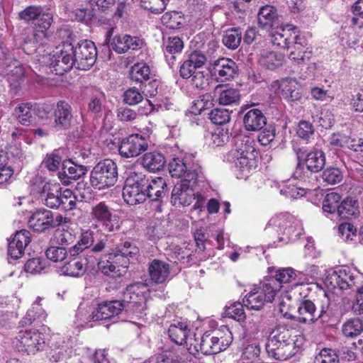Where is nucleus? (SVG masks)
<instances>
[{
    "mask_svg": "<svg viewBox=\"0 0 363 363\" xmlns=\"http://www.w3.org/2000/svg\"><path fill=\"white\" fill-rule=\"evenodd\" d=\"M36 51L37 61L59 75L69 71L73 65L79 69H89L94 65L97 57L95 44L88 40L79 43L75 47L71 43H63L52 52L43 47H39Z\"/></svg>",
    "mask_w": 363,
    "mask_h": 363,
    "instance_id": "nucleus-1",
    "label": "nucleus"
},
{
    "mask_svg": "<svg viewBox=\"0 0 363 363\" xmlns=\"http://www.w3.org/2000/svg\"><path fill=\"white\" fill-rule=\"evenodd\" d=\"M20 18L27 22L35 21V28L24 38L23 49L28 55H34L37 60V51L39 47L45 49L47 40V30L52 22V16L45 12L41 6H30L20 13Z\"/></svg>",
    "mask_w": 363,
    "mask_h": 363,
    "instance_id": "nucleus-2",
    "label": "nucleus"
},
{
    "mask_svg": "<svg viewBox=\"0 0 363 363\" xmlns=\"http://www.w3.org/2000/svg\"><path fill=\"white\" fill-rule=\"evenodd\" d=\"M294 333L293 329L285 325H277L271 332L266 350L268 354L278 360H286L295 355L303 342L301 336H296L294 340L291 337Z\"/></svg>",
    "mask_w": 363,
    "mask_h": 363,
    "instance_id": "nucleus-3",
    "label": "nucleus"
},
{
    "mask_svg": "<svg viewBox=\"0 0 363 363\" xmlns=\"http://www.w3.org/2000/svg\"><path fill=\"white\" fill-rule=\"evenodd\" d=\"M233 340L230 329L222 325L219 329L205 333L200 339H190L191 353L201 352L205 355L218 354L230 345Z\"/></svg>",
    "mask_w": 363,
    "mask_h": 363,
    "instance_id": "nucleus-4",
    "label": "nucleus"
},
{
    "mask_svg": "<svg viewBox=\"0 0 363 363\" xmlns=\"http://www.w3.org/2000/svg\"><path fill=\"white\" fill-rule=\"evenodd\" d=\"M257 155L253 140L249 136H242L236 138L235 148L230 152L229 157L239 172V176L243 178L255 167Z\"/></svg>",
    "mask_w": 363,
    "mask_h": 363,
    "instance_id": "nucleus-5",
    "label": "nucleus"
},
{
    "mask_svg": "<svg viewBox=\"0 0 363 363\" xmlns=\"http://www.w3.org/2000/svg\"><path fill=\"white\" fill-rule=\"evenodd\" d=\"M198 179V172H189L186 174V179H183L179 183H177L172 191V204L176 207L188 206L194 200L196 199L194 208H201L204 198L201 194H196L194 191V187Z\"/></svg>",
    "mask_w": 363,
    "mask_h": 363,
    "instance_id": "nucleus-6",
    "label": "nucleus"
},
{
    "mask_svg": "<svg viewBox=\"0 0 363 363\" xmlns=\"http://www.w3.org/2000/svg\"><path fill=\"white\" fill-rule=\"evenodd\" d=\"M147 286L143 283H135L128 286L123 293V308L135 315L142 318L146 315L147 301L149 296Z\"/></svg>",
    "mask_w": 363,
    "mask_h": 363,
    "instance_id": "nucleus-7",
    "label": "nucleus"
},
{
    "mask_svg": "<svg viewBox=\"0 0 363 363\" xmlns=\"http://www.w3.org/2000/svg\"><path fill=\"white\" fill-rule=\"evenodd\" d=\"M90 218L92 220L91 228L106 233H112L120 228L118 216L113 210L105 201L94 203L90 209Z\"/></svg>",
    "mask_w": 363,
    "mask_h": 363,
    "instance_id": "nucleus-8",
    "label": "nucleus"
},
{
    "mask_svg": "<svg viewBox=\"0 0 363 363\" xmlns=\"http://www.w3.org/2000/svg\"><path fill=\"white\" fill-rule=\"evenodd\" d=\"M325 284L331 289L341 290L363 288V277L358 272L346 267L329 272L325 279Z\"/></svg>",
    "mask_w": 363,
    "mask_h": 363,
    "instance_id": "nucleus-9",
    "label": "nucleus"
},
{
    "mask_svg": "<svg viewBox=\"0 0 363 363\" xmlns=\"http://www.w3.org/2000/svg\"><path fill=\"white\" fill-rule=\"evenodd\" d=\"M117 166L111 160L99 162L93 168L90 182L92 186L98 189H104L115 184L117 181Z\"/></svg>",
    "mask_w": 363,
    "mask_h": 363,
    "instance_id": "nucleus-10",
    "label": "nucleus"
},
{
    "mask_svg": "<svg viewBox=\"0 0 363 363\" xmlns=\"http://www.w3.org/2000/svg\"><path fill=\"white\" fill-rule=\"evenodd\" d=\"M146 177L143 173L131 172L123 189L124 201L129 205H136L146 200L145 186Z\"/></svg>",
    "mask_w": 363,
    "mask_h": 363,
    "instance_id": "nucleus-11",
    "label": "nucleus"
},
{
    "mask_svg": "<svg viewBox=\"0 0 363 363\" xmlns=\"http://www.w3.org/2000/svg\"><path fill=\"white\" fill-rule=\"evenodd\" d=\"M45 344L43 335L37 330L20 332L16 347L21 352L28 354H35L40 350Z\"/></svg>",
    "mask_w": 363,
    "mask_h": 363,
    "instance_id": "nucleus-12",
    "label": "nucleus"
},
{
    "mask_svg": "<svg viewBox=\"0 0 363 363\" xmlns=\"http://www.w3.org/2000/svg\"><path fill=\"white\" fill-rule=\"evenodd\" d=\"M36 182L44 204L51 208H60L62 194L60 184L57 182H44L40 179H36Z\"/></svg>",
    "mask_w": 363,
    "mask_h": 363,
    "instance_id": "nucleus-13",
    "label": "nucleus"
},
{
    "mask_svg": "<svg viewBox=\"0 0 363 363\" xmlns=\"http://www.w3.org/2000/svg\"><path fill=\"white\" fill-rule=\"evenodd\" d=\"M238 67L235 62L229 58H220L210 65L211 75L218 82H225L234 77Z\"/></svg>",
    "mask_w": 363,
    "mask_h": 363,
    "instance_id": "nucleus-14",
    "label": "nucleus"
},
{
    "mask_svg": "<svg viewBox=\"0 0 363 363\" xmlns=\"http://www.w3.org/2000/svg\"><path fill=\"white\" fill-rule=\"evenodd\" d=\"M147 148L145 138L138 134L131 135L122 140L119 146L120 155L130 158L139 155Z\"/></svg>",
    "mask_w": 363,
    "mask_h": 363,
    "instance_id": "nucleus-15",
    "label": "nucleus"
},
{
    "mask_svg": "<svg viewBox=\"0 0 363 363\" xmlns=\"http://www.w3.org/2000/svg\"><path fill=\"white\" fill-rule=\"evenodd\" d=\"M123 308V303L118 300L103 301L89 315L93 321L108 320L119 315Z\"/></svg>",
    "mask_w": 363,
    "mask_h": 363,
    "instance_id": "nucleus-16",
    "label": "nucleus"
},
{
    "mask_svg": "<svg viewBox=\"0 0 363 363\" xmlns=\"http://www.w3.org/2000/svg\"><path fill=\"white\" fill-rule=\"evenodd\" d=\"M206 62V57L203 53L200 51L192 52L180 66V77L183 79H189L196 72L201 71Z\"/></svg>",
    "mask_w": 363,
    "mask_h": 363,
    "instance_id": "nucleus-17",
    "label": "nucleus"
},
{
    "mask_svg": "<svg viewBox=\"0 0 363 363\" xmlns=\"http://www.w3.org/2000/svg\"><path fill=\"white\" fill-rule=\"evenodd\" d=\"M143 45V40L138 37L127 34L115 35L111 42V48L118 53L122 54L128 50H138Z\"/></svg>",
    "mask_w": 363,
    "mask_h": 363,
    "instance_id": "nucleus-18",
    "label": "nucleus"
},
{
    "mask_svg": "<svg viewBox=\"0 0 363 363\" xmlns=\"http://www.w3.org/2000/svg\"><path fill=\"white\" fill-rule=\"evenodd\" d=\"M29 226L35 231L43 232L54 227V218L52 211L47 209L37 210L28 220Z\"/></svg>",
    "mask_w": 363,
    "mask_h": 363,
    "instance_id": "nucleus-19",
    "label": "nucleus"
},
{
    "mask_svg": "<svg viewBox=\"0 0 363 363\" xmlns=\"http://www.w3.org/2000/svg\"><path fill=\"white\" fill-rule=\"evenodd\" d=\"M54 117L52 127L57 130L67 129L70 126L72 118L70 105L64 101H59L54 111Z\"/></svg>",
    "mask_w": 363,
    "mask_h": 363,
    "instance_id": "nucleus-20",
    "label": "nucleus"
},
{
    "mask_svg": "<svg viewBox=\"0 0 363 363\" xmlns=\"http://www.w3.org/2000/svg\"><path fill=\"white\" fill-rule=\"evenodd\" d=\"M30 242V233L27 230L18 231L9 243L8 253L13 259H18Z\"/></svg>",
    "mask_w": 363,
    "mask_h": 363,
    "instance_id": "nucleus-21",
    "label": "nucleus"
},
{
    "mask_svg": "<svg viewBox=\"0 0 363 363\" xmlns=\"http://www.w3.org/2000/svg\"><path fill=\"white\" fill-rule=\"evenodd\" d=\"M86 168L82 165H77L71 161L64 162L62 170L58 173V178L61 182L67 186L69 179L77 180L86 173Z\"/></svg>",
    "mask_w": 363,
    "mask_h": 363,
    "instance_id": "nucleus-22",
    "label": "nucleus"
},
{
    "mask_svg": "<svg viewBox=\"0 0 363 363\" xmlns=\"http://www.w3.org/2000/svg\"><path fill=\"white\" fill-rule=\"evenodd\" d=\"M89 263L86 257H73L60 268V272L64 275L80 277L84 274Z\"/></svg>",
    "mask_w": 363,
    "mask_h": 363,
    "instance_id": "nucleus-23",
    "label": "nucleus"
},
{
    "mask_svg": "<svg viewBox=\"0 0 363 363\" xmlns=\"http://www.w3.org/2000/svg\"><path fill=\"white\" fill-rule=\"evenodd\" d=\"M324 310L317 312L315 304L310 300L301 302L298 308L297 319L301 323H312L319 319L324 313Z\"/></svg>",
    "mask_w": 363,
    "mask_h": 363,
    "instance_id": "nucleus-24",
    "label": "nucleus"
},
{
    "mask_svg": "<svg viewBox=\"0 0 363 363\" xmlns=\"http://www.w3.org/2000/svg\"><path fill=\"white\" fill-rule=\"evenodd\" d=\"M138 253V247L133 243L126 241L118 245L113 255V259H116V262L121 261L119 262L120 266H122V269H125L129 265V257H133Z\"/></svg>",
    "mask_w": 363,
    "mask_h": 363,
    "instance_id": "nucleus-25",
    "label": "nucleus"
},
{
    "mask_svg": "<svg viewBox=\"0 0 363 363\" xmlns=\"http://www.w3.org/2000/svg\"><path fill=\"white\" fill-rule=\"evenodd\" d=\"M150 279L156 284L164 283L169 277L170 269L168 263L160 260L154 259L148 268Z\"/></svg>",
    "mask_w": 363,
    "mask_h": 363,
    "instance_id": "nucleus-26",
    "label": "nucleus"
},
{
    "mask_svg": "<svg viewBox=\"0 0 363 363\" xmlns=\"http://www.w3.org/2000/svg\"><path fill=\"white\" fill-rule=\"evenodd\" d=\"M330 143L337 147H345L354 151H363V134L359 138L348 136L342 133L333 134Z\"/></svg>",
    "mask_w": 363,
    "mask_h": 363,
    "instance_id": "nucleus-27",
    "label": "nucleus"
},
{
    "mask_svg": "<svg viewBox=\"0 0 363 363\" xmlns=\"http://www.w3.org/2000/svg\"><path fill=\"white\" fill-rule=\"evenodd\" d=\"M245 128L248 131H259L267 123V118L257 108L248 111L243 117Z\"/></svg>",
    "mask_w": 363,
    "mask_h": 363,
    "instance_id": "nucleus-28",
    "label": "nucleus"
},
{
    "mask_svg": "<svg viewBox=\"0 0 363 363\" xmlns=\"http://www.w3.org/2000/svg\"><path fill=\"white\" fill-rule=\"evenodd\" d=\"M184 48V43L179 37H169L164 43V53L167 62L171 68L174 67L177 56Z\"/></svg>",
    "mask_w": 363,
    "mask_h": 363,
    "instance_id": "nucleus-29",
    "label": "nucleus"
},
{
    "mask_svg": "<svg viewBox=\"0 0 363 363\" xmlns=\"http://www.w3.org/2000/svg\"><path fill=\"white\" fill-rule=\"evenodd\" d=\"M189 329L186 323L177 322L172 324L168 330V334L172 342L177 345L186 343L189 345L190 339L195 337H189Z\"/></svg>",
    "mask_w": 363,
    "mask_h": 363,
    "instance_id": "nucleus-30",
    "label": "nucleus"
},
{
    "mask_svg": "<svg viewBox=\"0 0 363 363\" xmlns=\"http://www.w3.org/2000/svg\"><path fill=\"white\" fill-rule=\"evenodd\" d=\"M284 60V56L281 53L267 49L261 50L258 55L259 64L272 70L280 67Z\"/></svg>",
    "mask_w": 363,
    "mask_h": 363,
    "instance_id": "nucleus-31",
    "label": "nucleus"
},
{
    "mask_svg": "<svg viewBox=\"0 0 363 363\" xmlns=\"http://www.w3.org/2000/svg\"><path fill=\"white\" fill-rule=\"evenodd\" d=\"M169 172L172 177L183 179H186V174L189 172H198L199 175L201 172L199 168L190 167L186 160L179 157L173 158L169 162Z\"/></svg>",
    "mask_w": 363,
    "mask_h": 363,
    "instance_id": "nucleus-32",
    "label": "nucleus"
},
{
    "mask_svg": "<svg viewBox=\"0 0 363 363\" xmlns=\"http://www.w3.org/2000/svg\"><path fill=\"white\" fill-rule=\"evenodd\" d=\"M166 186V182L162 177H155L151 180L146 177L145 186L146 198L148 197L152 201H158L164 194V191Z\"/></svg>",
    "mask_w": 363,
    "mask_h": 363,
    "instance_id": "nucleus-33",
    "label": "nucleus"
},
{
    "mask_svg": "<svg viewBox=\"0 0 363 363\" xmlns=\"http://www.w3.org/2000/svg\"><path fill=\"white\" fill-rule=\"evenodd\" d=\"M215 94H218V101L224 106L236 105L239 103L240 95L239 91L235 89H225L218 85L215 89Z\"/></svg>",
    "mask_w": 363,
    "mask_h": 363,
    "instance_id": "nucleus-34",
    "label": "nucleus"
},
{
    "mask_svg": "<svg viewBox=\"0 0 363 363\" xmlns=\"http://www.w3.org/2000/svg\"><path fill=\"white\" fill-rule=\"evenodd\" d=\"M280 89L282 97L289 101H295L301 97L300 85L295 79L283 80L280 84Z\"/></svg>",
    "mask_w": 363,
    "mask_h": 363,
    "instance_id": "nucleus-35",
    "label": "nucleus"
},
{
    "mask_svg": "<svg viewBox=\"0 0 363 363\" xmlns=\"http://www.w3.org/2000/svg\"><path fill=\"white\" fill-rule=\"evenodd\" d=\"M11 65V67H5L7 79L12 88L17 89L24 80V67L17 60L13 61Z\"/></svg>",
    "mask_w": 363,
    "mask_h": 363,
    "instance_id": "nucleus-36",
    "label": "nucleus"
},
{
    "mask_svg": "<svg viewBox=\"0 0 363 363\" xmlns=\"http://www.w3.org/2000/svg\"><path fill=\"white\" fill-rule=\"evenodd\" d=\"M165 164L164 156L157 152L145 153L142 160L143 166L150 172L161 170Z\"/></svg>",
    "mask_w": 363,
    "mask_h": 363,
    "instance_id": "nucleus-37",
    "label": "nucleus"
},
{
    "mask_svg": "<svg viewBox=\"0 0 363 363\" xmlns=\"http://www.w3.org/2000/svg\"><path fill=\"white\" fill-rule=\"evenodd\" d=\"M305 162L308 170L312 172H318L325 166V154L321 150H312L307 154Z\"/></svg>",
    "mask_w": 363,
    "mask_h": 363,
    "instance_id": "nucleus-38",
    "label": "nucleus"
},
{
    "mask_svg": "<svg viewBox=\"0 0 363 363\" xmlns=\"http://www.w3.org/2000/svg\"><path fill=\"white\" fill-rule=\"evenodd\" d=\"M94 242V233L91 230H85L81 235L77 242L70 247L68 253L71 257H78L77 256L88 249Z\"/></svg>",
    "mask_w": 363,
    "mask_h": 363,
    "instance_id": "nucleus-39",
    "label": "nucleus"
},
{
    "mask_svg": "<svg viewBox=\"0 0 363 363\" xmlns=\"http://www.w3.org/2000/svg\"><path fill=\"white\" fill-rule=\"evenodd\" d=\"M277 18L276 9L272 6H265L259 9L258 13V24L265 30H269L274 26Z\"/></svg>",
    "mask_w": 363,
    "mask_h": 363,
    "instance_id": "nucleus-40",
    "label": "nucleus"
},
{
    "mask_svg": "<svg viewBox=\"0 0 363 363\" xmlns=\"http://www.w3.org/2000/svg\"><path fill=\"white\" fill-rule=\"evenodd\" d=\"M337 215L342 219L355 218L359 214L356 201L352 198H347L342 201L337 208Z\"/></svg>",
    "mask_w": 363,
    "mask_h": 363,
    "instance_id": "nucleus-41",
    "label": "nucleus"
},
{
    "mask_svg": "<svg viewBox=\"0 0 363 363\" xmlns=\"http://www.w3.org/2000/svg\"><path fill=\"white\" fill-rule=\"evenodd\" d=\"M242 302L245 306L248 308L259 310L268 301L266 300L265 296H262V292H259L255 287L245 296Z\"/></svg>",
    "mask_w": 363,
    "mask_h": 363,
    "instance_id": "nucleus-42",
    "label": "nucleus"
},
{
    "mask_svg": "<svg viewBox=\"0 0 363 363\" xmlns=\"http://www.w3.org/2000/svg\"><path fill=\"white\" fill-rule=\"evenodd\" d=\"M259 292H262V296H265L266 300L268 302H272L277 293L281 289V286L275 279H271V278L265 280L263 283H261L259 286L256 287Z\"/></svg>",
    "mask_w": 363,
    "mask_h": 363,
    "instance_id": "nucleus-43",
    "label": "nucleus"
},
{
    "mask_svg": "<svg viewBox=\"0 0 363 363\" xmlns=\"http://www.w3.org/2000/svg\"><path fill=\"white\" fill-rule=\"evenodd\" d=\"M14 113L20 123L29 125L33 119L34 110L30 103H23L15 108Z\"/></svg>",
    "mask_w": 363,
    "mask_h": 363,
    "instance_id": "nucleus-44",
    "label": "nucleus"
},
{
    "mask_svg": "<svg viewBox=\"0 0 363 363\" xmlns=\"http://www.w3.org/2000/svg\"><path fill=\"white\" fill-rule=\"evenodd\" d=\"M162 22L170 29H179L186 23L184 15L174 11L165 13L162 17Z\"/></svg>",
    "mask_w": 363,
    "mask_h": 363,
    "instance_id": "nucleus-45",
    "label": "nucleus"
},
{
    "mask_svg": "<svg viewBox=\"0 0 363 363\" xmlns=\"http://www.w3.org/2000/svg\"><path fill=\"white\" fill-rule=\"evenodd\" d=\"M229 135L227 130L217 128L214 132L208 133L206 135V142L209 146L220 147L227 143Z\"/></svg>",
    "mask_w": 363,
    "mask_h": 363,
    "instance_id": "nucleus-46",
    "label": "nucleus"
},
{
    "mask_svg": "<svg viewBox=\"0 0 363 363\" xmlns=\"http://www.w3.org/2000/svg\"><path fill=\"white\" fill-rule=\"evenodd\" d=\"M150 69L149 66L145 62H138L135 64L130 69V78L132 81L142 83L149 79Z\"/></svg>",
    "mask_w": 363,
    "mask_h": 363,
    "instance_id": "nucleus-47",
    "label": "nucleus"
},
{
    "mask_svg": "<svg viewBox=\"0 0 363 363\" xmlns=\"http://www.w3.org/2000/svg\"><path fill=\"white\" fill-rule=\"evenodd\" d=\"M242 32L240 28H234L225 32L223 37V43L228 48L235 50L240 45Z\"/></svg>",
    "mask_w": 363,
    "mask_h": 363,
    "instance_id": "nucleus-48",
    "label": "nucleus"
},
{
    "mask_svg": "<svg viewBox=\"0 0 363 363\" xmlns=\"http://www.w3.org/2000/svg\"><path fill=\"white\" fill-rule=\"evenodd\" d=\"M289 216L286 213H279L272 216L267 223L265 230L271 231L274 230L279 234L282 230H286V224L289 222Z\"/></svg>",
    "mask_w": 363,
    "mask_h": 363,
    "instance_id": "nucleus-49",
    "label": "nucleus"
},
{
    "mask_svg": "<svg viewBox=\"0 0 363 363\" xmlns=\"http://www.w3.org/2000/svg\"><path fill=\"white\" fill-rule=\"evenodd\" d=\"M109 259H112V261L108 260L106 262H103L99 264L102 273L111 277L120 276L124 271V269H122V266H120L119 262H121V261L116 262V259H113V254L110 255Z\"/></svg>",
    "mask_w": 363,
    "mask_h": 363,
    "instance_id": "nucleus-50",
    "label": "nucleus"
},
{
    "mask_svg": "<svg viewBox=\"0 0 363 363\" xmlns=\"http://www.w3.org/2000/svg\"><path fill=\"white\" fill-rule=\"evenodd\" d=\"M363 331V322L359 318H351L342 326V333L347 337H356Z\"/></svg>",
    "mask_w": 363,
    "mask_h": 363,
    "instance_id": "nucleus-51",
    "label": "nucleus"
},
{
    "mask_svg": "<svg viewBox=\"0 0 363 363\" xmlns=\"http://www.w3.org/2000/svg\"><path fill=\"white\" fill-rule=\"evenodd\" d=\"M76 240L75 235L69 230H60L55 231L52 242L57 245L59 247H64L73 244Z\"/></svg>",
    "mask_w": 363,
    "mask_h": 363,
    "instance_id": "nucleus-52",
    "label": "nucleus"
},
{
    "mask_svg": "<svg viewBox=\"0 0 363 363\" xmlns=\"http://www.w3.org/2000/svg\"><path fill=\"white\" fill-rule=\"evenodd\" d=\"M289 35V31H286L284 28H279L271 34V42L274 45L288 49L291 44Z\"/></svg>",
    "mask_w": 363,
    "mask_h": 363,
    "instance_id": "nucleus-53",
    "label": "nucleus"
},
{
    "mask_svg": "<svg viewBox=\"0 0 363 363\" xmlns=\"http://www.w3.org/2000/svg\"><path fill=\"white\" fill-rule=\"evenodd\" d=\"M341 196L339 194L331 192L326 194L323 202V210L329 213H337Z\"/></svg>",
    "mask_w": 363,
    "mask_h": 363,
    "instance_id": "nucleus-54",
    "label": "nucleus"
},
{
    "mask_svg": "<svg viewBox=\"0 0 363 363\" xmlns=\"http://www.w3.org/2000/svg\"><path fill=\"white\" fill-rule=\"evenodd\" d=\"M169 0H141V6L154 14L162 13Z\"/></svg>",
    "mask_w": 363,
    "mask_h": 363,
    "instance_id": "nucleus-55",
    "label": "nucleus"
},
{
    "mask_svg": "<svg viewBox=\"0 0 363 363\" xmlns=\"http://www.w3.org/2000/svg\"><path fill=\"white\" fill-rule=\"evenodd\" d=\"M322 178L327 184L333 185L342 180L343 174L339 168L328 167L323 172Z\"/></svg>",
    "mask_w": 363,
    "mask_h": 363,
    "instance_id": "nucleus-56",
    "label": "nucleus"
},
{
    "mask_svg": "<svg viewBox=\"0 0 363 363\" xmlns=\"http://www.w3.org/2000/svg\"><path fill=\"white\" fill-rule=\"evenodd\" d=\"M68 255V252L64 247L51 246L45 252L47 258L53 262H59L65 260Z\"/></svg>",
    "mask_w": 363,
    "mask_h": 363,
    "instance_id": "nucleus-57",
    "label": "nucleus"
},
{
    "mask_svg": "<svg viewBox=\"0 0 363 363\" xmlns=\"http://www.w3.org/2000/svg\"><path fill=\"white\" fill-rule=\"evenodd\" d=\"M213 105L212 96L210 94H206L200 96L194 101L192 109L194 112L200 113L205 110L212 108Z\"/></svg>",
    "mask_w": 363,
    "mask_h": 363,
    "instance_id": "nucleus-58",
    "label": "nucleus"
},
{
    "mask_svg": "<svg viewBox=\"0 0 363 363\" xmlns=\"http://www.w3.org/2000/svg\"><path fill=\"white\" fill-rule=\"evenodd\" d=\"M337 233L339 237L345 242L353 240L357 235V229L350 223H341L337 228Z\"/></svg>",
    "mask_w": 363,
    "mask_h": 363,
    "instance_id": "nucleus-59",
    "label": "nucleus"
},
{
    "mask_svg": "<svg viewBox=\"0 0 363 363\" xmlns=\"http://www.w3.org/2000/svg\"><path fill=\"white\" fill-rule=\"evenodd\" d=\"M46 313L45 310L42 308L41 305L33 304L23 318V322L26 324H31L35 319L42 318L45 319Z\"/></svg>",
    "mask_w": 363,
    "mask_h": 363,
    "instance_id": "nucleus-60",
    "label": "nucleus"
},
{
    "mask_svg": "<svg viewBox=\"0 0 363 363\" xmlns=\"http://www.w3.org/2000/svg\"><path fill=\"white\" fill-rule=\"evenodd\" d=\"M296 273L292 268H284L277 269L275 275L271 279H275L281 286V284H286L295 279Z\"/></svg>",
    "mask_w": 363,
    "mask_h": 363,
    "instance_id": "nucleus-61",
    "label": "nucleus"
},
{
    "mask_svg": "<svg viewBox=\"0 0 363 363\" xmlns=\"http://www.w3.org/2000/svg\"><path fill=\"white\" fill-rule=\"evenodd\" d=\"M143 100V94L137 88L131 87L128 89L123 94V101L130 106L136 105Z\"/></svg>",
    "mask_w": 363,
    "mask_h": 363,
    "instance_id": "nucleus-62",
    "label": "nucleus"
},
{
    "mask_svg": "<svg viewBox=\"0 0 363 363\" xmlns=\"http://www.w3.org/2000/svg\"><path fill=\"white\" fill-rule=\"evenodd\" d=\"M314 363H339V359L335 351L324 348L315 356Z\"/></svg>",
    "mask_w": 363,
    "mask_h": 363,
    "instance_id": "nucleus-63",
    "label": "nucleus"
},
{
    "mask_svg": "<svg viewBox=\"0 0 363 363\" xmlns=\"http://www.w3.org/2000/svg\"><path fill=\"white\" fill-rule=\"evenodd\" d=\"M211 121L217 125H223L230 121V112L225 108H216L209 113Z\"/></svg>",
    "mask_w": 363,
    "mask_h": 363,
    "instance_id": "nucleus-64",
    "label": "nucleus"
}]
</instances>
